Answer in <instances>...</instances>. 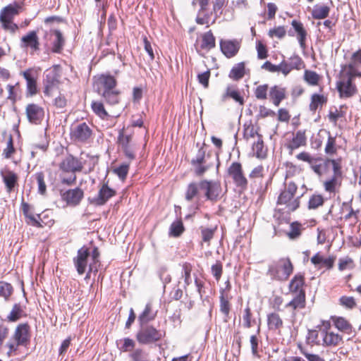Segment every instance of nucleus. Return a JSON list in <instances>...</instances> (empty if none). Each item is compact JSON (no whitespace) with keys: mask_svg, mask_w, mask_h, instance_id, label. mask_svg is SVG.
<instances>
[{"mask_svg":"<svg viewBox=\"0 0 361 361\" xmlns=\"http://www.w3.org/2000/svg\"><path fill=\"white\" fill-rule=\"evenodd\" d=\"M219 302L220 311L224 315V321L227 322L229 318L231 304L228 298L225 293V290L222 288L220 290Z\"/></svg>","mask_w":361,"mask_h":361,"instance_id":"cd10ccee","label":"nucleus"},{"mask_svg":"<svg viewBox=\"0 0 361 361\" xmlns=\"http://www.w3.org/2000/svg\"><path fill=\"white\" fill-rule=\"evenodd\" d=\"M157 311L152 309L151 302L147 303L142 312L138 316L137 321L140 325L148 324L157 317Z\"/></svg>","mask_w":361,"mask_h":361,"instance_id":"b1692460","label":"nucleus"},{"mask_svg":"<svg viewBox=\"0 0 361 361\" xmlns=\"http://www.w3.org/2000/svg\"><path fill=\"white\" fill-rule=\"evenodd\" d=\"M92 130L86 123H81L71 128V139L77 142L84 143L92 135Z\"/></svg>","mask_w":361,"mask_h":361,"instance_id":"0eeeda50","label":"nucleus"},{"mask_svg":"<svg viewBox=\"0 0 361 361\" xmlns=\"http://www.w3.org/2000/svg\"><path fill=\"white\" fill-rule=\"evenodd\" d=\"M293 198V196L290 195L286 190H283L278 197L277 204H286V207L288 211L294 212L300 206V197L291 201Z\"/></svg>","mask_w":361,"mask_h":361,"instance_id":"6ab92c4d","label":"nucleus"},{"mask_svg":"<svg viewBox=\"0 0 361 361\" xmlns=\"http://www.w3.org/2000/svg\"><path fill=\"white\" fill-rule=\"evenodd\" d=\"M334 322L335 326L340 331H348L351 329L350 323L343 317H336Z\"/></svg>","mask_w":361,"mask_h":361,"instance_id":"3c124183","label":"nucleus"},{"mask_svg":"<svg viewBox=\"0 0 361 361\" xmlns=\"http://www.w3.org/2000/svg\"><path fill=\"white\" fill-rule=\"evenodd\" d=\"M97 92L104 97V100L109 104L114 105L118 103L119 92L115 89L113 90H102L97 88Z\"/></svg>","mask_w":361,"mask_h":361,"instance_id":"473e14b6","label":"nucleus"},{"mask_svg":"<svg viewBox=\"0 0 361 361\" xmlns=\"http://www.w3.org/2000/svg\"><path fill=\"white\" fill-rule=\"evenodd\" d=\"M129 167V164H122L114 169V173L116 174L121 180H124L127 177Z\"/></svg>","mask_w":361,"mask_h":361,"instance_id":"603ef678","label":"nucleus"},{"mask_svg":"<svg viewBox=\"0 0 361 361\" xmlns=\"http://www.w3.org/2000/svg\"><path fill=\"white\" fill-rule=\"evenodd\" d=\"M290 230L287 233L290 240H295L301 235L302 224L298 221H294L290 225Z\"/></svg>","mask_w":361,"mask_h":361,"instance_id":"c03bdc74","label":"nucleus"},{"mask_svg":"<svg viewBox=\"0 0 361 361\" xmlns=\"http://www.w3.org/2000/svg\"><path fill=\"white\" fill-rule=\"evenodd\" d=\"M341 68L340 75L352 76V78L355 77V73H354L355 68L354 64L349 63L348 65L342 66Z\"/></svg>","mask_w":361,"mask_h":361,"instance_id":"0e129e2a","label":"nucleus"},{"mask_svg":"<svg viewBox=\"0 0 361 361\" xmlns=\"http://www.w3.org/2000/svg\"><path fill=\"white\" fill-rule=\"evenodd\" d=\"M59 75L55 70H47L45 73L44 93L49 96L51 89L59 82Z\"/></svg>","mask_w":361,"mask_h":361,"instance_id":"5701e85b","label":"nucleus"},{"mask_svg":"<svg viewBox=\"0 0 361 361\" xmlns=\"http://www.w3.org/2000/svg\"><path fill=\"white\" fill-rule=\"evenodd\" d=\"M286 30L283 26H279L275 28L271 29L269 31V36L270 37H276L279 39H282L286 35Z\"/></svg>","mask_w":361,"mask_h":361,"instance_id":"e2e57ef3","label":"nucleus"},{"mask_svg":"<svg viewBox=\"0 0 361 361\" xmlns=\"http://www.w3.org/2000/svg\"><path fill=\"white\" fill-rule=\"evenodd\" d=\"M339 300L341 305L349 309H353L356 305L355 300L353 297L342 296Z\"/></svg>","mask_w":361,"mask_h":361,"instance_id":"338daca9","label":"nucleus"},{"mask_svg":"<svg viewBox=\"0 0 361 361\" xmlns=\"http://www.w3.org/2000/svg\"><path fill=\"white\" fill-rule=\"evenodd\" d=\"M200 181L198 182H192L189 183L187 186V188L185 190V199L188 202H192L193 200L196 201V209H199L200 207V204L199 203L198 200H200L201 197L200 193Z\"/></svg>","mask_w":361,"mask_h":361,"instance_id":"a211bd4d","label":"nucleus"},{"mask_svg":"<svg viewBox=\"0 0 361 361\" xmlns=\"http://www.w3.org/2000/svg\"><path fill=\"white\" fill-rule=\"evenodd\" d=\"M293 271V266L289 258H281L269 265L267 274L272 280L286 281Z\"/></svg>","mask_w":361,"mask_h":361,"instance_id":"f257e3e1","label":"nucleus"},{"mask_svg":"<svg viewBox=\"0 0 361 361\" xmlns=\"http://www.w3.org/2000/svg\"><path fill=\"white\" fill-rule=\"evenodd\" d=\"M216 47V38L212 30L204 33L202 36L201 48L202 49L211 50Z\"/></svg>","mask_w":361,"mask_h":361,"instance_id":"72a5a7b5","label":"nucleus"},{"mask_svg":"<svg viewBox=\"0 0 361 361\" xmlns=\"http://www.w3.org/2000/svg\"><path fill=\"white\" fill-rule=\"evenodd\" d=\"M268 85H262L257 87L255 95L258 99H265L267 96Z\"/></svg>","mask_w":361,"mask_h":361,"instance_id":"bf43d9fd","label":"nucleus"},{"mask_svg":"<svg viewBox=\"0 0 361 361\" xmlns=\"http://www.w3.org/2000/svg\"><path fill=\"white\" fill-rule=\"evenodd\" d=\"M24 314V310L20 303H15L9 314L7 316V320L10 322H15L19 320Z\"/></svg>","mask_w":361,"mask_h":361,"instance_id":"c9c22d12","label":"nucleus"},{"mask_svg":"<svg viewBox=\"0 0 361 361\" xmlns=\"http://www.w3.org/2000/svg\"><path fill=\"white\" fill-rule=\"evenodd\" d=\"M92 109L93 111L101 118L108 116L106 111L104 109L103 103L100 102H92Z\"/></svg>","mask_w":361,"mask_h":361,"instance_id":"5fc2aeb1","label":"nucleus"},{"mask_svg":"<svg viewBox=\"0 0 361 361\" xmlns=\"http://www.w3.org/2000/svg\"><path fill=\"white\" fill-rule=\"evenodd\" d=\"M306 136L305 131L298 130L294 135L292 140L288 145V148L291 150L299 148L301 146L305 145Z\"/></svg>","mask_w":361,"mask_h":361,"instance_id":"2f4dec72","label":"nucleus"},{"mask_svg":"<svg viewBox=\"0 0 361 361\" xmlns=\"http://www.w3.org/2000/svg\"><path fill=\"white\" fill-rule=\"evenodd\" d=\"M20 9L21 6L18 4L14 3L8 4L1 10L0 23L4 30L14 34L19 29L18 25L13 23V19L16 16L19 14Z\"/></svg>","mask_w":361,"mask_h":361,"instance_id":"f03ea898","label":"nucleus"},{"mask_svg":"<svg viewBox=\"0 0 361 361\" xmlns=\"http://www.w3.org/2000/svg\"><path fill=\"white\" fill-rule=\"evenodd\" d=\"M54 33L56 37V39H54V41L53 42L52 51L54 53L59 54V53H61V50L63 49V47L65 44V39H64L62 32L60 30H55L54 31Z\"/></svg>","mask_w":361,"mask_h":361,"instance_id":"ea45409f","label":"nucleus"},{"mask_svg":"<svg viewBox=\"0 0 361 361\" xmlns=\"http://www.w3.org/2000/svg\"><path fill=\"white\" fill-rule=\"evenodd\" d=\"M60 195L61 199L68 204L76 206L80 204L84 197L83 190L77 187L74 189L60 190Z\"/></svg>","mask_w":361,"mask_h":361,"instance_id":"9b49d317","label":"nucleus"},{"mask_svg":"<svg viewBox=\"0 0 361 361\" xmlns=\"http://www.w3.org/2000/svg\"><path fill=\"white\" fill-rule=\"evenodd\" d=\"M90 257V251L85 246L80 247L77 255L73 258V264L79 275H82L86 271L88 259Z\"/></svg>","mask_w":361,"mask_h":361,"instance_id":"9d476101","label":"nucleus"},{"mask_svg":"<svg viewBox=\"0 0 361 361\" xmlns=\"http://www.w3.org/2000/svg\"><path fill=\"white\" fill-rule=\"evenodd\" d=\"M270 98L276 106H279L281 101L286 98V89L278 85L271 87L269 91Z\"/></svg>","mask_w":361,"mask_h":361,"instance_id":"c85d7f7f","label":"nucleus"},{"mask_svg":"<svg viewBox=\"0 0 361 361\" xmlns=\"http://www.w3.org/2000/svg\"><path fill=\"white\" fill-rule=\"evenodd\" d=\"M227 97H231L234 99L236 102H238L240 105L244 104V99L240 95L238 90H231L228 86L226 88V92L221 97V101L225 102Z\"/></svg>","mask_w":361,"mask_h":361,"instance_id":"a19ab883","label":"nucleus"},{"mask_svg":"<svg viewBox=\"0 0 361 361\" xmlns=\"http://www.w3.org/2000/svg\"><path fill=\"white\" fill-rule=\"evenodd\" d=\"M291 25L293 27L295 32L298 35V39L300 47L304 49L306 47V39H307V31L304 28L302 23L300 21L293 20L291 22Z\"/></svg>","mask_w":361,"mask_h":361,"instance_id":"a878e982","label":"nucleus"},{"mask_svg":"<svg viewBox=\"0 0 361 361\" xmlns=\"http://www.w3.org/2000/svg\"><path fill=\"white\" fill-rule=\"evenodd\" d=\"M191 271H192V267L190 264L185 263L183 265L182 274H183V276L184 277V282H185L184 288H186V287L188 286H189L192 282V279H191V276H190Z\"/></svg>","mask_w":361,"mask_h":361,"instance_id":"6e6d98bb","label":"nucleus"},{"mask_svg":"<svg viewBox=\"0 0 361 361\" xmlns=\"http://www.w3.org/2000/svg\"><path fill=\"white\" fill-rule=\"evenodd\" d=\"M327 102L326 97L322 94H313L311 97L310 110L314 112L319 106L322 107Z\"/></svg>","mask_w":361,"mask_h":361,"instance_id":"e433bc0d","label":"nucleus"},{"mask_svg":"<svg viewBox=\"0 0 361 361\" xmlns=\"http://www.w3.org/2000/svg\"><path fill=\"white\" fill-rule=\"evenodd\" d=\"M329 6L317 4L313 7L312 16L314 19H324L329 16Z\"/></svg>","mask_w":361,"mask_h":361,"instance_id":"f704fd0d","label":"nucleus"},{"mask_svg":"<svg viewBox=\"0 0 361 361\" xmlns=\"http://www.w3.org/2000/svg\"><path fill=\"white\" fill-rule=\"evenodd\" d=\"M324 197L321 195H313L309 200L308 208L314 209L324 204Z\"/></svg>","mask_w":361,"mask_h":361,"instance_id":"8fccbe9b","label":"nucleus"},{"mask_svg":"<svg viewBox=\"0 0 361 361\" xmlns=\"http://www.w3.org/2000/svg\"><path fill=\"white\" fill-rule=\"evenodd\" d=\"M38 185V192L44 195L47 191V186L44 182V174L43 172H37L35 175Z\"/></svg>","mask_w":361,"mask_h":361,"instance_id":"864d4df0","label":"nucleus"},{"mask_svg":"<svg viewBox=\"0 0 361 361\" xmlns=\"http://www.w3.org/2000/svg\"><path fill=\"white\" fill-rule=\"evenodd\" d=\"M23 75L26 80L27 94L33 96L37 92V79L32 75V69H27L23 72Z\"/></svg>","mask_w":361,"mask_h":361,"instance_id":"4be33fe9","label":"nucleus"},{"mask_svg":"<svg viewBox=\"0 0 361 361\" xmlns=\"http://www.w3.org/2000/svg\"><path fill=\"white\" fill-rule=\"evenodd\" d=\"M20 47L22 48H30L33 51L39 50V42L37 32H29L21 38Z\"/></svg>","mask_w":361,"mask_h":361,"instance_id":"aec40b11","label":"nucleus"},{"mask_svg":"<svg viewBox=\"0 0 361 361\" xmlns=\"http://www.w3.org/2000/svg\"><path fill=\"white\" fill-rule=\"evenodd\" d=\"M28 121L32 124H39L44 115V109L36 104H29L25 109Z\"/></svg>","mask_w":361,"mask_h":361,"instance_id":"ddd939ff","label":"nucleus"},{"mask_svg":"<svg viewBox=\"0 0 361 361\" xmlns=\"http://www.w3.org/2000/svg\"><path fill=\"white\" fill-rule=\"evenodd\" d=\"M338 184V178L332 177L324 183V189L326 192L330 193L336 192V185Z\"/></svg>","mask_w":361,"mask_h":361,"instance_id":"13d9d810","label":"nucleus"},{"mask_svg":"<svg viewBox=\"0 0 361 361\" xmlns=\"http://www.w3.org/2000/svg\"><path fill=\"white\" fill-rule=\"evenodd\" d=\"M21 208L23 215L25 218V221L27 224L37 228L43 227L42 224L39 222V221L35 216L36 215H35L33 212L31 211V206L28 203L23 200L21 203Z\"/></svg>","mask_w":361,"mask_h":361,"instance_id":"412c9836","label":"nucleus"},{"mask_svg":"<svg viewBox=\"0 0 361 361\" xmlns=\"http://www.w3.org/2000/svg\"><path fill=\"white\" fill-rule=\"evenodd\" d=\"M0 173L8 193H11L18 187V176L14 171L6 169L1 170Z\"/></svg>","mask_w":361,"mask_h":361,"instance_id":"2eb2a0df","label":"nucleus"},{"mask_svg":"<svg viewBox=\"0 0 361 361\" xmlns=\"http://www.w3.org/2000/svg\"><path fill=\"white\" fill-rule=\"evenodd\" d=\"M300 353L306 357L308 361H325V360L320 357L319 355L310 353L303 348H300Z\"/></svg>","mask_w":361,"mask_h":361,"instance_id":"774afa93","label":"nucleus"},{"mask_svg":"<svg viewBox=\"0 0 361 361\" xmlns=\"http://www.w3.org/2000/svg\"><path fill=\"white\" fill-rule=\"evenodd\" d=\"M352 76L340 75V80L336 83V88L341 98H349L357 92V87L353 83Z\"/></svg>","mask_w":361,"mask_h":361,"instance_id":"20e7f679","label":"nucleus"},{"mask_svg":"<svg viewBox=\"0 0 361 361\" xmlns=\"http://www.w3.org/2000/svg\"><path fill=\"white\" fill-rule=\"evenodd\" d=\"M215 231H216V228H202L201 229L202 240L205 243H209V241L214 237Z\"/></svg>","mask_w":361,"mask_h":361,"instance_id":"052dcab7","label":"nucleus"},{"mask_svg":"<svg viewBox=\"0 0 361 361\" xmlns=\"http://www.w3.org/2000/svg\"><path fill=\"white\" fill-rule=\"evenodd\" d=\"M118 142L125 156L130 161L135 158L136 145L132 142V135H125L123 129L119 131Z\"/></svg>","mask_w":361,"mask_h":361,"instance_id":"6e6552de","label":"nucleus"},{"mask_svg":"<svg viewBox=\"0 0 361 361\" xmlns=\"http://www.w3.org/2000/svg\"><path fill=\"white\" fill-rule=\"evenodd\" d=\"M13 292L12 286L6 282L0 281V296L6 300L8 299Z\"/></svg>","mask_w":361,"mask_h":361,"instance_id":"09e8293b","label":"nucleus"},{"mask_svg":"<svg viewBox=\"0 0 361 361\" xmlns=\"http://www.w3.org/2000/svg\"><path fill=\"white\" fill-rule=\"evenodd\" d=\"M204 144L198 149L195 157L192 159L190 164L196 166L197 164H206V158L209 157V153L206 156V151L204 149Z\"/></svg>","mask_w":361,"mask_h":361,"instance_id":"37998d69","label":"nucleus"},{"mask_svg":"<svg viewBox=\"0 0 361 361\" xmlns=\"http://www.w3.org/2000/svg\"><path fill=\"white\" fill-rule=\"evenodd\" d=\"M305 291L300 290V292L289 302L285 307L287 309H290L292 318H295L296 311L302 310L305 307Z\"/></svg>","mask_w":361,"mask_h":361,"instance_id":"dca6fc26","label":"nucleus"},{"mask_svg":"<svg viewBox=\"0 0 361 361\" xmlns=\"http://www.w3.org/2000/svg\"><path fill=\"white\" fill-rule=\"evenodd\" d=\"M116 195V191L110 188L108 185V181L104 183L99 190V192L97 197H94L92 200V203L95 204L98 206L105 204L110 198Z\"/></svg>","mask_w":361,"mask_h":361,"instance_id":"f8f14e48","label":"nucleus"},{"mask_svg":"<svg viewBox=\"0 0 361 361\" xmlns=\"http://www.w3.org/2000/svg\"><path fill=\"white\" fill-rule=\"evenodd\" d=\"M322 334L323 336V345L325 346L338 345L342 340L341 336L333 332H328L323 330Z\"/></svg>","mask_w":361,"mask_h":361,"instance_id":"7c9ffc66","label":"nucleus"},{"mask_svg":"<svg viewBox=\"0 0 361 361\" xmlns=\"http://www.w3.org/2000/svg\"><path fill=\"white\" fill-rule=\"evenodd\" d=\"M130 357L132 361H148V353L141 348L135 349Z\"/></svg>","mask_w":361,"mask_h":361,"instance_id":"de8ad7c7","label":"nucleus"},{"mask_svg":"<svg viewBox=\"0 0 361 361\" xmlns=\"http://www.w3.org/2000/svg\"><path fill=\"white\" fill-rule=\"evenodd\" d=\"M245 70V63H238L235 64L231 70L229 77L234 80H239L244 77Z\"/></svg>","mask_w":361,"mask_h":361,"instance_id":"58836bf2","label":"nucleus"},{"mask_svg":"<svg viewBox=\"0 0 361 361\" xmlns=\"http://www.w3.org/2000/svg\"><path fill=\"white\" fill-rule=\"evenodd\" d=\"M267 324L270 330H277L282 327L283 321L276 313H271L267 316Z\"/></svg>","mask_w":361,"mask_h":361,"instance_id":"4c0bfd02","label":"nucleus"},{"mask_svg":"<svg viewBox=\"0 0 361 361\" xmlns=\"http://www.w3.org/2000/svg\"><path fill=\"white\" fill-rule=\"evenodd\" d=\"M305 285V277L304 275L299 273L294 276L290 280L289 283V290L290 292L295 293L296 295L300 290H305L302 287Z\"/></svg>","mask_w":361,"mask_h":361,"instance_id":"c756f323","label":"nucleus"},{"mask_svg":"<svg viewBox=\"0 0 361 361\" xmlns=\"http://www.w3.org/2000/svg\"><path fill=\"white\" fill-rule=\"evenodd\" d=\"M252 149L255 151V154L257 158L265 157L266 152L264 150V144L261 135H258V140L254 143Z\"/></svg>","mask_w":361,"mask_h":361,"instance_id":"49530a36","label":"nucleus"},{"mask_svg":"<svg viewBox=\"0 0 361 361\" xmlns=\"http://www.w3.org/2000/svg\"><path fill=\"white\" fill-rule=\"evenodd\" d=\"M140 330L137 332L136 339L143 345L154 343L165 336V331L156 329L152 325H140Z\"/></svg>","mask_w":361,"mask_h":361,"instance_id":"7ed1b4c3","label":"nucleus"},{"mask_svg":"<svg viewBox=\"0 0 361 361\" xmlns=\"http://www.w3.org/2000/svg\"><path fill=\"white\" fill-rule=\"evenodd\" d=\"M117 82L115 78L111 75H102L97 80V88L102 90H113L116 86Z\"/></svg>","mask_w":361,"mask_h":361,"instance_id":"393cba45","label":"nucleus"},{"mask_svg":"<svg viewBox=\"0 0 361 361\" xmlns=\"http://www.w3.org/2000/svg\"><path fill=\"white\" fill-rule=\"evenodd\" d=\"M84 164L81 159L72 154H68L59 164V169L64 173H75L81 172Z\"/></svg>","mask_w":361,"mask_h":361,"instance_id":"423d86ee","label":"nucleus"},{"mask_svg":"<svg viewBox=\"0 0 361 361\" xmlns=\"http://www.w3.org/2000/svg\"><path fill=\"white\" fill-rule=\"evenodd\" d=\"M30 326L27 323L19 324L14 331L12 338L17 343V345L26 347L30 341Z\"/></svg>","mask_w":361,"mask_h":361,"instance_id":"1a4fd4ad","label":"nucleus"},{"mask_svg":"<svg viewBox=\"0 0 361 361\" xmlns=\"http://www.w3.org/2000/svg\"><path fill=\"white\" fill-rule=\"evenodd\" d=\"M135 341L130 338H125L123 340V345L120 347V350L122 352L132 351L135 348Z\"/></svg>","mask_w":361,"mask_h":361,"instance_id":"680f3d73","label":"nucleus"},{"mask_svg":"<svg viewBox=\"0 0 361 361\" xmlns=\"http://www.w3.org/2000/svg\"><path fill=\"white\" fill-rule=\"evenodd\" d=\"M222 188L219 181L211 180L207 200L216 202L222 197Z\"/></svg>","mask_w":361,"mask_h":361,"instance_id":"bb28decb","label":"nucleus"},{"mask_svg":"<svg viewBox=\"0 0 361 361\" xmlns=\"http://www.w3.org/2000/svg\"><path fill=\"white\" fill-rule=\"evenodd\" d=\"M288 63L292 70L300 69L302 64V60L299 56L294 55L289 58Z\"/></svg>","mask_w":361,"mask_h":361,"instance_id":"69168bd1","label":"nucleus"},{"mask_svg":"<svg viewBox=\"0 0 361 361\" xmlns=\"http://www.w3.org/2000/svg\"><path fill=\"white\" fill-rule=\"evenodd\" d=\"M227 173L232 178L237 187L243 190L247 188L248 181L243 173V167L240 162H233L228 168Z\"/></svg>","mask_w":361,"mask_h":361,"instance_id":"39448f33","label":"nucleus"},{"mask_svg":"<svg viewBox=\"0 0 361 361\" xmlns=\"http://www.w3.org/2000/svg\"><path fill=\"white\" fill-rule=\"evenodd\" d=\"M220 49L226 58L235 56L240 47V43L236 39H223L219 42Z\"/></svg>","mask_w":361,"mask_h":361,"instance_id":"4468645a","label":"nucleus"},{"mask_svg":"<svg viewBox=\"0 0 361 361\" xmlns=\"http://www.w3.org/2000/svg\"><path fill=\"white\" fill-rule=\"evenodd\" d=\"M297 159L307 162L313 171L319 176L322 174V160L320 158L313 157L308 152H302L296 156Z\"/></svg>","mask_w":361,"mask_h":361,"instance_id":"f3484780","label":"nucleus"},{"mask_svg":"<svg viewBox=\"0 0 361 361\" xmlns=\"http://www.w3.org/2000/svg\"><path fill=\"white\" fill-rule=\"evenodd\" d=\"M184 230L183 221L180 219L171 224L169 233L170 236L178 238L183 233Z\"/></svg>","mask_w":361,"mask_h":361,"instance_id":"79ce46f5","label":"nucleus"},{"mask_svg":"<svg viewBox=\"0 0 361 361\" xmlns=\"http://www.w3.org/2000/svg\"><path fill=\"white\" fill-rule=\"evenodd\" d=\"M304 80L310 85H317L319 80V75L314 71L305 70L304 73Z\"/></svg>","mask_w":361,"mask_h":361,"instance_id":"a18cd8bd","label":"nucleus"},{"mask_svg":"<svg viewBox=\"0 0 361 361\" xmlns=\"http://www.w3.org/2000/svg\"><path fill=\"white\" fill-rule=\"evenodd\" d=\"M211 271L215 279L219 281L221 277L223 272V266L221 262L216 261L211 267Z\"/></svg>","mask_w":361,"mask_h":361,"instance_id":"4d7b16f0","label":"nucleus"}]
</instances>
